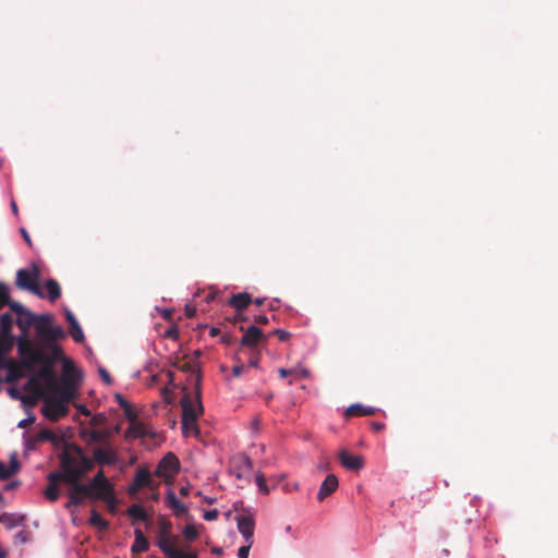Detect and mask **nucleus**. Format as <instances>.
<instances>
[{"label": "nucleus", "mask_w": 558, "mask_h": 558, "mask_svg": "<svg viewBox=\"0 0 558 558\" xmlns=\"http://www.w3.org/2000/svg\"><path fill=\"white\" fill-rule=\"evenodd\" d=\"M54 318L51 314H46L40 318V323L36 326V333L43 340L46 348L50 351L49 356L54 362L62 361L64 357L62 349L57 344V341L65 338V332L60 326L53 325Z\"/></svg>", "instance_id": "obj_1"}, {"label": "nucleus", "mask_w": 558, "mask_h": 558, "mask_svg": "<svg viewBox=\"0 0 558 558\" xmlns=\"http://www.w3.org/2000/svg\"><path fill=\"white\" fill-rule=\"evenodd\" d=\"M72 450V453L64 451L60 454V464L64 472L70 471L74 474L75 483L82 481L84 475L94 469V461L83 452L80 446H73Z\"/></svg>", "instance_id": "obj_2"}, {"label": "nucleus", "mask_w": 558, "mask_h": 558, "mask_svg": "<svg viewBox=\"0 0 558 558\" xmlns=\"http://www.w3.org/2000/svg\"><path fill=\"white\" fill-rule=\"evenodd\" d=\"M40 275L39 267L33 263L29 268H22L16 271L15 284L19 289L29 291L39 298H45L39 286Z\"/></svg>", "instance_id": "obj_3"}, {"label": "nucleus", "mask_w": 558, "mask_h": 558, "mask_svg": "<svg viewBox=\"0 0 558 558\" xmlns=\"http://www.w3.org/2000/svg\"><path fill=\"white\" fill-rule=\"evenodd\" d=\"M196 397L192 399L190 393H184L181 399L182 407V425L197 423L198 417L203 414L204 408L201 400L199 377L196 379Z\"/></svg>", "instance_id": "obj_4"}, {"label": "nucleus", "mask_w": 558, "mask_h": 558, "mask_svg": "<svg viewBox=\"0 0 558 558\" xmlns=\"http://www.w3.org/2000/svg\"><path fill=\"white\" fill-rule=\"evenodd\" d=\"M16 343L23 367L27 371H32L36 365V361L40 359V348H37L28 339V336L25 335H20Z\"/></svg>", "instance_id": "obj_5"}, {"label": "nucleus", "mask_w": 558, "mask_h": 558, "mask_svg": "<svg viewBox=\"0 0 558 558\" xmlns=\"http://www.w3.org/2000/svg\"><path fill=\"white\" fill-rule=\"evenodd\" d=\"M38 379H43L45 381L46 387L49 391L58 389L57 374L53 367H41L37 374V378H31L25 385L26 390L34 391L37 397H44V390Z\"/></svg>", "instance_id": "obj_6"}, {"label": "nucleus", "mask_w": 558, "mask_h": 558, "mask_svg": "<svg viewBox=\"0 0 558 558\" xmlns=\"http://www.w3.org/2000/svg\"><path fill=\"white\" fill-rule=\"evenodd\" d=\"M179 459L174 453L169 452L159 461L155 474L158 477L163 478L166 482H170L179 472Z\"/></svg>", "instance_id": "obj_7"}, {"label": "nucleus", "mask_w": 558, "mask_h": 558, "mask_svg": "<svg viewBox=\"0 0 558 558\" xmlns=\"http://www.w3.org/2000/svg\"><path fill=\"white\" fill-rule=\"evenodd\" d=\"M44 405L41 409L43 415L52 422L59 421L69 412L68 405L64 402L57 400L52 397H43Z\"/></svg>", "instance_id": "obj_8"}, {"label": "nucleus", "mask_w": 558, "mask_h": 558, "mask_svg": "<svg viewBox=\"0 0 558 558\" xmlns=\"http://www.w3.org/2000/svg\"><path fill=\"white\" fill-rule=\"evenodd\" d=\"M253 468L252 460L248 456L241 453L232 458L230 472L238 480L247 478Z\"/></svg>", "instance_id": "obj_9"}, {"label": "nucleus", "mask_w": 558, "mask_h": 558, "mask_svg": "<svg viewBox=\"0 0 558 558\" xmlns=\"http://www.w3.org/2000/svg\"><path fill=\"white\" fill-rule=\"evenodd\" d=\"M143 487H149L151 489L157 487V485L153 483L150 473L147 469L137 470L132 484L128 488V493L129 495L134 496Z\"/></svg>", "instance_id": "obj_10"}, {"label": "nucleus", "mask_w": 558, "mask_h": 558, "mask_svg": "<svg viewBox=\"0 0 558 558\" xmlns=\"http://www.w3.org/2000/svg\"><path fill=\"white\" fill-rule=\"evenodd\" d=\"M94 463L100 465H114L118 462V456L111 445L106 442L102 447L95 448L93 451Z\"/></svg>", "instance_id": "obj_11"}, {"label": "nucleus", "mask_w": 558, "mask_h": 558, "mask_svg": "<svg viewBox=\"0 0 558 558\" xmlns=\"http://www.w3.org/2000/svg\"><path fill=\"white\" fill-rule=\"evenodd\" d=\"M82 375L71 360H64L62 365L61 384L64 386H77Z\"/></svg>", "instance_id": "obj_12"}, {"label": "nucleus", "mask_w": 558, "mask_h": 558, "mask_svg": "<svg viewBox=\"0 0 558 558\" xmlns=\"http://www.w3.org/2000/svg\"><path fill=\"white\" fill-rule=\"evenodd\" d=\"M236 524L239 532L243 535L245 541L250 543V545L253 544V535H254V527L255 522L251 514H241L236 517Z\"/></svg>", "instance_id": "obj_13"}, {"label": "nucleus", "mask_w": 558, "mask_h": 558, "mask_svg": "<svg viewBox=\"0 0 558 558\" xmlns=\"http://www.w3.org/2000/svg\"><path fill=\"white\" fill-rule=\"evenodd\" d=\"M44 315L36 316L31 311L25 310L23 313L17 315L16 318V325L21 329L22 333L28 336L29 328L35 324V327L39 325L40 318L44 317Z\"/></svg>", "instance_id": "obj_14"}, {"label": "nucleus", "mask_w": 558, "mask_h": 558, "mask_svg": "<svg viewBox=\"0 0 558 558\" xmlns=\"http://www.w3.org/2000/svg\"><path fill=\"white\" fill-rule=\"evenodd\" d=\"M339 460L343 468L349 471H360L364 466V459L360 454H350L345 449L339 451Z\"/></svg>", "instance_id": "obj_15"}, {"label": "nucleus", "mask_w": 558, "mask_h": 558, "mask_svg": "<svg viewBox=\"0 0 558 558\" xmlns=\"http://www.w3.org/2000/svg\"><path fill=\"white\" fill-rule=\"evenodd\" d=\"M80 436L86 444L97 442L106 445L111 436V432L109 429H82Z\"/></svg>", "instance_id": "obj_16"}, {"label": "nucleus", "mask_w": 558, "mask_h": 558, "mask_svg": "<svg viewBox=\"0 0 558 558\" xmlns=\"http://www.w3.org/2000/svg\"><path fill=\"white\" fill-rule=\"evenodd\" d=\"M158 546L162 550V553L170 558L175 553L177 548V539L166 530L162 529L158 536Z\"/></svg>", "instance_id": "obj_17"}, {"label": "nucleus", "mask_w": 558, "mask_h": 558, "mask_svg": "<svg viewBox=\"0 0 558 558\" xmlns=\"http://www.w3.org/2000/svg\"><path fill=\"white\" fill-rule=\"evenodd\" d=\"M265 337L263 331L256 326H250L241 338V345L255 348Z\"/></svg>", "instance_id": "obj_18"}, {"label": "nucleus", "mask_w": 558, "mask_h": 558, "mask_svg": "<svg viewBox=\"0 0 558 558\" xmlns=\"http://www.w3.org/2000/svg\"><path fill=\"white\" fill-rule=\"evenodd\" d=\"M153 437V432L142 422H133L130 424L129 428L125 430L124 437L125 439H137L144 437Z\"/></svg>", "instance_id": "obj_19"}, {"label": "nucleus", "mask_w": 558, "mask_h": 558, "mask_svg": "<svg viewBox=\"0 0 558 558\" xmlns=\"http://www.w3.org/2000/svg\"><path fill=\"white\" fill-rule=\"evenodd\" d=\"M339 486L338 477L335 474H329L326 476L324 482L322 483L317 499L319 501H323L325 498H327L329 495H331Z\"/></svg>", "instance_id": "obj_20"}, {"label": "nucleus", "mask_w": 558, "mask_h": 558, "mask_svg": "<svg viewBox=\"0 0 558 558\" xmlns=\"http://www.w3.org/2000/svg\"><path fill=\"white\" fill-rule=\"evenodd\" d=\"M114 488L110 483L92 485V500L111 499Z\"/></svg>", "instance_id": "obj_21"}, {"label": "nucleus", "mask_w": 558, "mask_h": 558, "mask_svg": "<svg viewBox=\"0 0 558 558\" xmlns=\"http://www.w3.org/2000/svg\"><path fill=\"white\" fill-rule=\"evenodd\" d=\"M21 469V464L17 460L15 453H13L10 458V464L7 466L3 462L0 461V480L5 481L11 476L15 475Z\"/></svg>", "instance_id": "obj_22"}, {"label": "nucleus", "mask_w": 558, "mask_h": 558, "mask_svg": "<svg viewBox=\"0 0 558 558\" xmlns=\"http://www.w3.org/2000/svg\"><path fill=\"white\" fill-rule=\"evenodd\" d=\"M253 302L251 294L247 292H241L238 294H233L228 304L236 310V312H242Z\"/></svg>", "instance_id": "obj_23"}, {"label": "nucleus", "mask_w": 558, "mask_h": 558, "mask_svg": "<svg viewBox=\"0 0 558 558\" xmlns=\"http://www.w3.org/2000/svg\"><path fill=\"white\" fill-rule=\"evenodd\" d=\"M8 371L7 381L13 383L19 380L23 376V369H25L22 365V362H16L11 359L5 367Z\"/></svg>", "instance_id": "obj_24"}, {"label": "nucleus", "mask_w": 558, "mask_h": 558, "mask_svg": "<svg viewBox=\"0 0 558 558\" xmlns=\"http://www.w3.org/2000/svg\"><path fill=\"white\" fill-rule=\"evenodd\" d=\"M167 505L178 517H182L187 512L186 506L180 502L172 490H169L167 494Z\"/></svg>", "instance_id": "obj_25"}, {"label": "nucleus", "mask_w": 558, "mask_h": 558, "mask_svg": "<svg viewBox=\"0 0 558 558\" xmlns=\"http://www.w3.org/2000/svg\"><path fill=\"white\" fill-rule=\"evenodd\" d=\"M135 539L131 547V551L133 554H140L148 550L149 543L147 538L145 537L144 533L141 529H135L134 531Z\"/></svg>", "instance_id": "obj_26"}, {"label": "nucleus", "mask_w": 558, "mask_h": 558, "mask_svg": "<svg viewBox=\"0 0 558 558\" xmlns=\"http://www.w3.org/2000/svg\"><path fill=\"white\" fill-rule=\"evenodd\" d=\"M377 409L373 407H365L360 403H355L347 408L345 415L347 416H366V415H374L376 413Z\"/></svg>", "instance_id": "obj_27"}, {"label": "nucleus", "mask_w": 558, "mask_h": 558, "mask_svg": "<svg viewBox=\"0 0 558 558\" xmlns=\"http://www.w3.org/2000/svg\"><path fill=\"white\" fill-rule=\"evenodd\" d=\"M69 485H70V489L75 495L81 497L84 501L86 498L92 499V485L89 483L83 484V483H81V481H76L75 483L70 482Z\"/></svg>", "instance_id": "obj_28"}, {"label": "nucleus", "mask_w": 558, "mask_h": 558, "mask_svg": "<svg viewBox=\"0 0 558 558\" xmlns=\"http://www.w3.org/2000/svg\"><path fill=\"white\" fill-rule=\"evenodd\" d=\"M75 389L76 386H64L63 384H61V386L58 385L57 390L51 391L59 393L57 400L62 401L64 402L65 405H68V403L75 397Z\"/></svg>", "instance_id": "obj_29"}, {"label": "nucleus", "mask_w": 558, "mask_h": 558, "mask_svg": "<svg viewBox=\"0 0 558 558\" xmlns=\"http://www.w3.org/2000/svg\"><path fill=\"white\" fill-rule=\"evenodd\" d=\"M74 474L70 471L64 472L62 469L61 472H51L48 475L49 484L58 485V483L62 482L69 484L71 481H74Z\"/></svg>", "instance_id": "obj_30"}, {"label": "nucleus", "mask_w": 558, "mask_h": 558, "mask_svg": "<svg viewBox=\"0 0 558 558\" xmlns=\"http://www.w3.org/2000/svg\"><path fill=\"white\" fill-rule=\"evenodd\" d=\"M45 287L48 292V299L51 302L57 301L61 296V288L56 279H48Z\"/></svg>", "instance_id": "obj_31"}, {"label": "nucleus", "mask_w": 558, "mask_h": 558, "mask_svg": "<svg viewBox=\"0 0 558 558\" xmlns=\"http://www.w3.org/2000/svg\"><path fill=\"white\" fill-rule=\"evenodd\" d=\"M14 347V336L0 332V353L9 354Z\"/></svg>", "instance_id": "obj_32"}, {"label": "nucleus", "mask_w": 558, "mask_h": 558, "mask_svg": "<svg viewBox=\"0 0 558 558\" xmlns=\"http://www.w3.org/2000/svg\"><path fill=\"white\" fill-rule=\"evenodd\" d=\"M173 366L181 371V372H185V373H196L197 372V377L199 376L201 377V374H199V371L196 369V366L191 362V361H186L184 359H177L174 362H173Z\"/></svg>", "instance_id": "obj_33"}, {"label": "nucleus", "mask_w": 558, "mask_h": 558, "mask_svg": "<svg viewBox=\"0 0 558 558\" xmlns=\"http://www.w3.org/2000/svg\"><path fill=\"white\" fill-rule=\"evenodd\" d=\"M128 514L133 520H138V521L147 520V513H146L145 509L143 508V506H141L138 504H134L131 507H129Z\"/></svg>", "instance_id": "obj_34"}, {"label": "nucleus", "mask_w": 558, "mask_h": 558, "mask_svg": "<svg viewBox=\"0 0 558 558\" xmlns=\"http://www.w3.org/2000/svg\"><path fill=\"white\" fill-rule=\"evenodd\" d=\"M89 523L93 526L98 527L100 531H106L109 527L108 521H106L96 510H92Z\"/></svg>", "instance_id": "obj_35"}, {"label": "nucleus", "mask_w": 558, "mask_h": 558, "mask_svg": "<svg viewBox=\"0 0 558 558\" xmlns=\"http://www.w3.org/2000/svg\"><path fill=\"white\" fill-rule=\"evenodd\" d=\"M13 317L9 313H3L0 316V332L12 335Z\"/></svg>", "instance_id": "obj_36"}, {"label": "nucleus", "mask_w": 558, "mask_h": 558, "mask_svg": "<svg viewBox=\"0 0 558 558\" xmlns=\"http://www.w3.org/2000/svg\"><path fill=\"white\" fill-rule=\"evenodd\" d=\"M44 495L48 500H50L52 502L57 501L60 497V490H59L58 485L48 484V486L46 487V489L44 492Z\"/></svg>", "instance_id": "obj_37"}, {"label": "nucleus", "mask_w": 558, "mask_h": 558, "mask_svg": "<svg viewBox=\"0 0 558 558\" xmlns=\"http://www.w3.org/2000/svg\"><path fill=\"white\" fill-rule=\"evenodd\" d=\"M23 518L15 519V517L11 513H2L0 515V522L5 524L7 527L12 529L21 523Z\"/></svg>", "instance_id": "obj_38"}, {"label": "nucleus", "mask_w": 558, "mask_h": 558, "mask_svg": "<svg viewBox=\"0 0 558 558\" xmlns=\"http://www.w3.org/2000/svg\"><path fill=\"white\" fill-rule=\"evenodd\" d=\"M68 497H69V500L65 504L66 509H70L72 507H80L84 504V500L81 497H78L77 495H75L71 489H69V492H68Z\"/></svg>", "instance_id": "obj_39"}, {"label": "nucleus", "mask_w": 558, "mask_h": 558, "mask_svg": "<svg viewBox=\"0 0 558 558\" xmlns=\"http://www.w3.org/2000/svg\"><path fill=\"white\" fill-rule=\"evenodd\" d=\"M70 333L75 342L81 343L84 341V332L78 323L70 327Z\"/></svg>", "instance_id": "obj_40"}, {"label": "nucleus", "mask_w": 558, "mask_h": 558, "mask_svg": "<svg viewBox=\"0 0 558 558\" xmlns=\"http://www.w3.org/2000/svg\"><path fill=\"white\" fill-rule=\"evenodd\" d=\"M34 437L38 442L54 440V434L47 428L41 429L38 434L34 435Z\"/></svg>", "instance_id": "obj_41"}, {"label": "nucleus", "mask_w": 558, "mask_h": 558, "mask_svg": "<svg viewBox=\"0 0 558 558\" xmlns=\"http://www.w3.org/2000/svg\"><path fill=\"white\" fill-rule=\"evenodd\" d=\"M183 535L189 542H193L197 538L198 532L194 525H186L183 530Z\"/></svg>", "instance_id": "obj_42"}, {"label": "nucleus", "mask_w": 558, "mask_h": 558, "mask_svg": "<svg viewBox=\"0 0 558 558\" xmlns=\"http://www.w3.org/2000/svg\"><path fill=\"white\" fill-rule=\"evenodd\" d=\"M54 361L49 356V354H46L44 350L40 349V359L39 361H36V364H40L41 367L48 366L53 367Z\"/></svg>", "instance_id": "obj_43"}, {"label": "nucleus", "mask_w": 558, "mask_h": 558, "mask_svg": "<svg viewBox=\"0 0 558 558\" xmlns=\"http://www.w3.org/2000/svg\"><path fill=\"white\" fill-rule=\"evenodd\" d=\"M9 296L8 287L0 282V310H2L7 303H9Z\"/></svg>", "instance_id": "obj_44"}, {"label": "nucleus", "mask_w": 558, "mask_h": 558, "mask_svg": "<svg viewBox=\"0 0 558 558\" xmlns=\"http://www.w3.org/2000/svg\"><path fill=\"white\" fill-rule=\"evenodd\" d=\"M106 422H107V416L104 413H97L92 417L89 423L93 427H97V426H101V425L106 424Z\"/></svg>", "instance_id": "obj_45"}, {"label": "nucleus", "mask_w": 558, "mask_h": 558, "mask_svg": "<svg viewBox=\"0 0 558 558\" xmlns=\"http://www.w3.org/2000/svg\"><path fill=\"white\" fill-rule=\"evenodd\" d=\"M102 483H109L108 478L105 476V473L102 470H99L95 475L94 477L92 478V481L89 482L90 485H94L96 486L97 484H102Z\"/></svg>", "instance_id": "obj_46"}, {"label": "nucleus", "mask_w": 558, "mask_h": 558, "mask_svg": "<svg viewBox=\"0 0 558 558\" xmlns=\"http://www.w3.org/2000/svg\"><path fill=\"white\" fill-rule=\"evenodd\" d=\"M7 305L16 315H20L21 313H23L26 310L21 303L11 301L10 299H9V303H7Z\"/></svg>", "instance_id": "obj_47"}, {"label": "nucleus", "mask_w": 558, "mask_h": 558, "mask_svg": "<svg viewBox=\"0 0 558 558\" xmlns=\"http://www.w3.org/2000/svg\"><path fill=\"white\" fill-rule=\"evenodd\" d=\"M125 417L129 420L130 424H133V422H136V413L133 410L132 405H128V408L123 409Z\"/></svg>", "instance_id": "obj_48"}, {"label": "nucleus", "mask_w": 558, "mask_h": 558, "mask_svg": "<svg viewBox=\"0 0 558 558\" xmlns=\"http://www.w3.org/2000/svg\"><path fill=\"white\" fill-rule=\"evenodd\" d=\"M256 484H257V486L259 487V489L263 493H265V494L268 493V487L266 485V480H265V477H264V475L262 473H258L256 475Z\"/></svg>", "instance_id": "obj_49"}, {"label": "nucleus", "mask_w": 558, "mask_h": 558, "mask_svg": "<svg viewBox=\"0 0 558 558\" xmlns=\"http://www.w3.org/2000/svg\"><path fill=\"white\" fill-rule=\"evenodd\" d=\"M39 442L37 441V439L34 436H27L25 438L26 450H35Z\"/></svg>", "instance_id": "obj_50"}, {"label": "nucleus", "mask_w": 558, "mask_h": 558, "mask_svg": "<svg viewBox=\"0 0 558 558\" xmlns=\"http://www.w3.org/2000/svg\"><path fill=\"white\" fill-rule=\"evenodd\" d=\"M165 337L168 339L175 340L179 337V329L177 326H172L169 329L166 330Z\"/></svg>", "instance_id": "obj_51"}, {"label": "nucleus", "mask_w": 558, "mask_h": 558, "mask_svg": "<svg viewBox=\"0 0 558 558\" xmlns=\"http://www.w3.org/2000/svg\"><path fill=\"white\" fill-rule=\"evenodd\" d=\"M102 501L107 505L108 510H109L111 513H114V512H116V509H117V499H116V495H114V493L112 494V498H111V499H104Z\"/></svg>", "instance_id": "obj_52"}, {"label": "nucleus", "mask_w": 558, "mask_h": 558, "mask_svg": "<svg viewBox=\"0 0 558 558\" xmlns=\"http://www.w3.org/2000/svg\"><path fill=\"white\" fill-rule=\"evenodd\" d=\"M182 432L184 435H189L190 433L198 434L197 423L187 424L185 426L182 425Z\"/></svg>", "instance_id": "obj_53"}, {"label": "nucleus", "mask_w": 558, "mask_h": 558, "mask_svg": "<svg viewBox=\"0 0 558 558\" xmlns=\"http://www.w3.org/2000/svg\"><path fill=\"white\" fill-rule=\"evenodd\" d=\"M250 543L247 545L241 546L238 551L239 558H248L250 549H251Z\"/></svg>", "instance_id": "obj_54"}, {"label": "nucleus", "mask_w": 558, "mask_h": 558, "mask_svg": "<svg viewBox=\"0 0 558 558\" xmlns=\"http://www.w3.org/2000/svg\"><path fill=\"white\" fill-rule=\"evenodd\" d=\"M274 335H276L280 341H287L291 336L290 332H288L283 329H276L274 331Z\"/></svg>", "instance_id": "obj_55"}, {"label": "nucleus", "mask_w": 558, "mask_h": 558, "mask_svg": "<svg viewBox=\"0 0 558 558\" xmlns=\"http://www.w3.org/2000/svg\"><path fill=\"white\" fill-rule=\"evenodd\" d=\"M171 558H196V555L193 553H184L180 549H177Z\"/></svg>", "instance_id": "obj_56"}, {"label": "nucleus", "mask_w": 558, "mask_h": 558, "mask_svg": "<svg viewBox=\"0 0 558 558\" xmlns=\"http://www.w3.org/2000/svg\"><path fill=\"white\" fill-rule=\"evenodd\" d=\"M219 515V511L217 509H213V510H209V511H206L204 513V519L206 521H213V520H216Z\"/></svg>", "instance_id": "obj_57"}, {"label": "nucleus", "mask_w": 558, "mask_h": 558, "mask_svg": "<svg viewBox=\"0 0 558 558\" xmlns=\"http://www.w3.org/2000/svg\"><path fill=\"white\" fill-rule=\"evenodd\" d=\"M35 422V416L34 415H31L29 417L27 418H24L22 421L19 422L17 426L20 428H26L28 427L29 425H32L33 423Z\"/></svg>", "instance_id": "obj_58"}, {"label": "nucleus", "mask_w": 558, "mask_h": 558, "mask_svg": "<svg viewBox=\"0 0 558 558\" xmlns=\"http://www.w3.org/2000/svg\"><path fill=\"white\" fill-rule=\"evenodd\" d=\"M99 374L102 378V380L107 384V385H110L111 384V376L110 374L105 369V368H99Z\"/></svg>", "instance_id": "obj_59"}, {"label": "nucleus", "mask_w": 558, "mask_h": 558, "mask_svg": "<svg viewBox=\"0 0 558 558\" xmlns=\"http://www.w3.org/2000/svg\"><path fill=\"white\" fill-rule=\"evenodd\" d=\"M65 317H66V320L69 322L70 324V327L71 326H74L76 325L78 322L76 320L74 314L71 312V311H66L65 312Z\"/></svg>", "instance_id": "obj_60"}, {"label": "nucleus", "mask_w": 558, "mask_h": 558, "mask_svg": "<svg viewBox=\"0 0 558 558\" xmlns=\"http://www.w3.org/2000/svg\"><path fill=\"white\" fill-rule=\"evenodd\" d=\"M20 232H21L22 236L24 238L26 244L29 247H32L33 246V242H32L31 236H29L28 232L26 231V229L25 228H21Z\"/></svg>", "instance_id": "obj_61"}, {"label": "nucleus", "mask_w": 558, "mask_h": 558, "mask_svg": "<svg viewBox=\"0 0 558 558\" xmlns=\"http://www.w3.org/2000/svg\"><path fill=\"white\" fill-rule=\"evenodd\" d=\"M244 368H245V367H244V365H243V364H238V365H235V366L233 367V369H232V374H233V376H234V377H239V376H241V375L243 374V372H244Z\"/></svg>", "instance_id": "obj_62"}, {"label": "nucleus", "mask_w": 558, "mask_h": 558, "mask_svg": "<svg viewBox=\"0 0 558 558\" xmlns=\"http://www.w3.org/2000/svg\"><path fill=\"white\" fill-rule=\"evenodd\" d=\"M116 400L122 409L128 408V405H130V403L120 393L116 395Z\"/></svg>", "instance_id": "obj_63"}, {"label": "nucleus", "mask_w": 558, "mask_h": 558, "mask_svg": "<svg viewBox=\"0 0 558 558\" xmlns=\"http://www.w3.org/2000/svg\"><path fill=\"white\" fill-rule=\"evenodd\" d=\"M254 320L256 324H259V325H266L269 322V319L266 315H257V316H255Z\"/></svg>", "instance_id": "obj_64"}]
</instances>
